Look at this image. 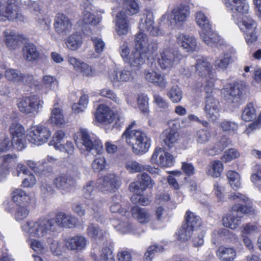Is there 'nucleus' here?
<instances>
[{
    "mask_svg": "<svg viewBox=\"0 0 261 261\" xmlns=\"http://www.w3.org/2000/svg\"><path fill=\"white\" fill-rule=\"evenodd\" d=\"M10 132L12 136L14 148L17 150H22L25 147L24 141V129L19 123H13L10 127Z\"/></svg>",
    "mask_w": 261,
    "mask_h": 261,
    "instance_id": "nucleus-15",
    "label": "nucleus"
},
{
    "mask_svg": "<svg viewBox=\"0 0 261 261\" xmlns=\"http://www.w3.org/2000/svg\"><path fill=\"white\" fill-rule=\"evenodd\" d=\"M167 96L172 102L177 103L182 99V92L177 85H174L168 90Z\"/></svg>",
    "mask_w": 261,
    "mask_h": 261,
    "instance_id": "nucleus-47",
    "label": "nucleus"
},
{
    "mask_svg": "<svg viewBox=\"0 0 261 261\" xmlns=\"http://www.w3.org/2000/svg\"><path fill=\"white\" fill-rule=\"evenodd\" d=\"M116 17V31L118 34L120 36L127 34L130 29L125 12L120 11Z\"/></svg>",
    "mask_w": 261,
    "mask_h": 261,
    "instance_id": "nucleus-27",
    "label": "nucleus"
},
{
    "mask_svg": "<svg viewBox=\"0 0 261 261\" xmlns=\"http://www.w3.org/2000/svg\"><path fill=\"white\" fill-rule=\"evenodd\" d=\"M229 198L235 200L231 211L223 218V224L226 227L232 229H236L241 224V219L244 214H252L253 209L251 206V201L245 195L240 193H232L229 195Z\"/></svg>",
    "mask_w": 261,
    "mask_h": 261,
    "instance_id": "nucleus-1",
    "label": "nucleus"
},
{
    "mask_svg": "<svg viewBox=\"0 0 261 261\" xmlns=\"http://www.w3.org/2000/svg\"><path fill=\"white\" fill-rule=\"evenodd\" d=\"M243 88V85L239 83L226 85L222 90L224 99L228 103L238 105L241 101Z\"/></svg>",
    "mask_w": 261,
    "mask_h": 261,
    "instance_id": "nucleus-8",
    "label": "nucleus"
},
{
    "mask_svg": "<svg viewBox=\"0 0 261 261\" xmlns=\"http://www.w3.org/2000/svg\"><path fill=\"white\" fill-rule=\"evenodd\" d=\"M43 101L36 95L23 97L18 103L20 111L25 114H37L42 108Z\"/></svg>",
    "mask_w": 261,
    "mask_h": 261,
    "instance_id": "nucleus-7",
    "label": "nucleus"
},
{
    "mask_svg": "<svg viewBox=\"0 0 261 261\" xmlns=\"http://www.w3.org/2000/svg\"><path fill=\"white\" fill-rule=\"evenodd\" d=\"M100 261H115L114 256L111 249L107 246H103L99 254Z\"/></svg>",
    "mask_w": 261,
    "mask_h": 261,
    "instance_id": "nucleus-59",
    "label": "nucleus"
},
{
    "mask_svg": "<svg viewBox=\"0 0 261 261\" xmlns=\"http://www.w3.org/2000/svg\"><path fill=\"white\" fill-rule=\"evenodd\" d=\"M213 235L214 237H216V239L218 238H222L224 239H231L235 237V236L232 232L225 228L214 231Z\"/></svg>",
    "mask_w": 261,
    "mask_h": 261,
    "instance_id": "nucleus-61",
    "label": "nucleus"
},
{
    "mask_svg": "<svg viewBox=\"0 0 261 261\" xmlns=\"http://www.w3.org/2000/svg\"><path fill=\"white\" fill-rule=\"evenodd\" d=\"M50 219L54 220L56 225V230L57 226L67 228L74 227L77 222V219L75 217L63 212L57 213L55 218Z\"/></svg>",
    "mask_w": 261,
    "mask_h": 261,
    "instance_id": "nucleus-24",
    "label": "nucleus"
},
{
    "mask_svg": "<svg viewBox=\"0 0 261 261\" xmlns=\"http://www.w3.org/2000/svg\"><path fill=\"white\" fill-rule=\"evenodd\" d=\"M22 228L28 235L37 238H42L50 232L56 231L54 220L47 218H41L36 221H28Z\"/></svg>",
    "mask_w": 261,
    "mask_h": 261,
    "instance_id": "nucleus-2",
    "label": "nucleus"
},
{
    "mask_svg": "<svg viewBox=\"0 0 261 261\" xmlns=\"http://www.w3.org/2000/svg\"><path fill=\"white\" fill-rule=\"evenodd\" d=\"M131 213L132 216L141 223H147L150 220V215L144 208L134 206L132 208Z\"/></svg>",
    "mask_w": 261,
    "mask_h": 261,
    "instance_id": "nucleus-39",
    "label": "nucleus"
},
{
    "mask_svg": "<svg viewBox=\"0 0 261 261\" xmlns=\"http://www.w3.org/2000/svg\"><path fill=\"white\" fill-rule=\"evenodd\" d=\"M51 133L47 128L38 125L31 128V130L27 135V139L33 144L41 145L47 141Z\"/></svg>",
    "mask_w": 261,
    "mask_h": 261,
    "instance_id": "nucleus-13",
    "label": "nucleus"
},
{
    "mask_svg": "<svg viewBox=\"0 0 261 261\" xmlns=\"http://www.w3.org/2000/svg\"><path fill=\"white\" fill-rule=\"evenodd\" d=\"M190 14L189 7L185 4L175 6L171 11V25L181 27L187 20Z\"/></svg>",
    "mask_w": 261,
    "mask_h": 261,
    "instance_id": "nucleus-9",
    "label": "nucleus"
},
{
    "mask_svg": "<svg viewBox=\"0 0 261 261\" xmlns=\"http://www.w3.org/2000/svg\"><path fill=\"white\" fill-rule=\"evenodd\" d=\"M255 110L253 105L249 103L242 112V119L245 121H250L255 118Z\"/></svg>",
    "mask_w": 261,
    "mask_h": 261,
    "instance_id": "nucleus-53",
    "label": "nucleus"
},
{
    "mask_svg": "<svg viewBox=\"0 0 261 261\" xmlns=\"http://www.w3.org/2000/svg\"><path fill=\"white\" fill-rule=\"evenodd\" d=\"M195 67L196 71L200 76L206 77V83L211 80L214 82V74L211 64L206 58L201 57L197 59Z\"/></svg>",
    "mask_w": 261,
    "mask_h": 261,
    "instance_id": "nucleus-22",
    "label": "nucleus"
},
{
    "mask_svg": "<svg viewBox=\"0 0 261 261\" xmlns=\"http://www.w3.org/2000/svg\"><path fill=\"white\" fill-rule=\"evenodd\" d=\"M195 20L197 24L201 29V32L210 30L211 28L209 19L201 11L195 14Z\"/></svg>",
    "mask_w": 261,
    "mask_h": 261,
    "instance_id": "nucleus-45",
    "label": "nucleus"
},
{
    "mask_svg": "<svg viewBox=\"0 0 261 261\" xmlns=\"http://www.w3.org/2000/svg\"><path fill=\"white\" fill-rule=\"evenodd\" d=\"M218 257L223 261L233 260L236 255V252L233 248L220 246L216 252Z\"/></svg>",
    "mask_w": 261,
    "mask_h": 261,
    "instance_id": "nucleus-41",
    "label": "nucleus"
},
{
    "mask_svg": "<svg viewBox=\"0 0 261 261\" xmlns=\"http://www.w3.org/2000/svg\"><path fill=\"white\" fill-rule=\"evenodd\" d=\"M54 26L58 34L65 35L71 31L72 25L67 16L63 14H58L55 18Z\"/></svg>",
    "mask_w": 261,
    "mask_h": 261,
    "instance_id": "nucleus-21",
    "label": "nucleus"
},
{
    "mask_svg": "<svg viewBox=\"0 0 261 261\" xmlns=\"http://www.w3.org/2000/svg\"><path fill=\"white\" fill-rule=\"evenodd\" d=\"M80 132L83 145L87 151L93 155L100 154L102 152L103 146L99 140L91 137L86 129H81Z\"/></svg>",
    "mask_w": 261,
    "mask_h": 261,
    "instance_id": "nucleus-11",
    "label": "nucleus"
},
{
    "mask_svg": "<svg viewBox=\"0 0 261 261\" xmlns=\"http://www.w3.org/2000/svg\"><path fill=\"white\" fill-rule=\"evenodd\" d=\"M87 242L85 237L75 236L66 239L64 240V245L69 250L79 251L86 247Z\"/></svg>",
    "mask_w": 261,
    "mask_h": 261,
    "instance_id": "nucleus-25",
    "label": "nucleus"
},
{
    "mask_svg": "<svg viewBox=\"0 0 261 261\" xmlns=\"http://www.w3.org/2000/svg\"><path fill=\"white\" fill-rule=\"evenodd\" d=\"M145 78L149 82L158 86L161 88H166L168 82L164 74L160 72L151 70L145 71Z\"/></svg>",
    "mask_w": 261,
    "mask_h": 261,
    "instance_id": "nucleus-29",
    "label": "nucleus"
},
{
    "mask_svg": "<svg viewBox=\"0 0 261 261\" xmlns=\"http://www.w3.org/2000/svg\"><path fill=\"white\" fill-rule=\"evenodd\" d=\"M12 199L14 202L23 204L28 203L30 200L29 196L21 189H16L12 193Z\"/></svg>",
    "mask_w": 261,
    "mask_h": 261,
    "instance_id": "nucleus-51",
    "label": "nucleus"
},
{
    "mask_svg": "<svg viewBox=\"0 0 261 261\" xmlns=\"http://www.w3.org/2000/svg\"><path fill=\"white\" fill-rule=\"evenodd\" d=\"M29 210L25 204H17L14 208V217L17 221H21L25 219L29 214Z\"/></svg>",
    "mask_w": 261,
    "mask_h": 261,
    "instance_id": "nucleus-50",
    "label": "nucleus"
},
{
    "mask_svg": "<svg viewBox=\"0 0 261 261\" xmlns=\"http://www.w3.org/2000/svg\"><path fill=\"white\" fill-rule=\"evenodd\" d=\"M192 232L193 230L192 229L183 224L178 231V239L181 241H187L191 238Z\"/></svg>",
    "mask_w": 261,
    "mask_h": 261,
    "instance_id": "nucleus-63",
    "label": "nucleus"
},
{
    "mask_svg": "<svg viewBox=\"0 0 261 261\" xmlns=\"http://www.w3.org/2000/svg\"><path fill=\"white\" fill-rule=\"evenodd\" d=\"M16 170V173H15V175L18 176L21 173L28 175L27 177L24 178L22 182V186L23 187H32L36 184V180L35 176L30 173L27 167L24 165L18 164L17 165Z\"/></svg>",
    "mask_w": 261,
    "mask_h": 261,
    "instance_id": "nucleus-36",
    "label": "nucleus"
},
{
    "mask_svg": "<svg viewBox=\"0 0 261 261\" xmlns=\"http://www.w3.org/2000/svg\"><path fill=\"white\" fill-rule=\"evenodd\" d=\"M96 192L95 184L93 180L88 181L83 188V195L88 200L86 202V205L88 207V215L97 219L100 217V208L97 202L94 199Z\"/></svg>",
    "mask_w": 261,
    "mask_h": 261,
    "instance_id": "nucleus-5",
    "label": "nucleus"
},
{
    "mask_svg": "<svg viewBox=\"0 0 261 261\" xmlns=\"http://www.w3.org/2000/svg\"><path fill=\"white\" fill-rule=\"evenodd\" d=\"M238 25L240 30L245 34V40L248 45L256 41L257 36L255 33L256 23L252 18L249 16H244Z\"/></svg>",
    "mask_w": 261,
    "mask_h": 261,
    "instance_id": "nucleus-10",
    "label": "nucleus"
},
{
    "mask_svg": "<svg viewBox=\"0 0 261 261\" xmlns=\"http://www.w3.org/2000/svg\"><path fill=\"white\" fill-rule=\"evenodd\" d=\"M95 118L97 121L107 124L113 121L115 115L109 107L104 104H101L96 109Z\"/></svg>",
    "mask_w": 261,
    "mask_h": 261,
    "instance_id": "nucleus-23",
    "label": "nucleus"
},
{
    "mask_svg": "<svg viewBox=\"0 0 261 261\" xmlns=\"http://www.w3.org/2000/svg\"><path fill=\"white\" fill-rule=\"evenodd\" d=\"M150 162L162 167H169L173 165L174 159L172 155L162 148H156L150 158Z\"/></svg>",
    "mask_w": 261,
    "mask_h": 261,
    "instance_id": "nucleus-14",
    "label": "nucleus"
},
{
    "mask_svg": "<svg viewBox=\"0 0 261 261\" xmlns=\"http://www.w3.org/2000/svg\"><path fill=\"white\" fill-rule=\"evenodd\" d=\"M178 58V53L177 51L166 48L160 51L158 63L162 69H165L171 67Z\"/></svg>",
    "mask_w": 261,
    "mask_h": 261,
    "instance_id": "nucleus-20",
    "label": "nucleus"
},
{
    "mask_svg": "<svg viewBox=\"0 0 261 261\" xmlns=\"http://www.w3.org/2000/svg\"><path fill=\"white\" fill-rule=\"evenodd\" d=\"M230 143L228 138L225 137H221L218 140L213 147L215 153H219L222 152Z\"/></svg>",
    "mask_w": 261,
    "mask_h": 261,
    "instance_id": "nucleus-62",
    "label": "nucleus"
},
{
    "mask_svg": "<svg viewBox=\"0 0 261 261\" xmlns=\"http://www.w3.org/2000/svg\"><path fill=\"white\" fill-rule=\"evenodd\" d=\"M200 37L205 44L212 47L217 46L221 41L220 37L217 33L212 31L211 28L210 30L201 32Z\"/></svg>",
    "mask_w": 261,
    "mask_h": 261,
    "instance_id": "nucleus-38",
    "label": "nucleus"
},
{
    "mask_svg": "<svg viewBox=\"0 0 261 261\" xmlns=\"http://www.w3.org/2000/svg\"><path fill=\"white\" fill-rule=\"evenodd\" d=\"M234 61V58L230 53H225L219 57L215 61V66L220 70H225L228 66L233 63Z\"/></svg>",
    "mask_w": 261,
    "mask_h": 261,
    "instance_id": "nucleus-40",
    "label": "nucleus"
},
{
    "mask_svg": "<svg viewBox=\"0 0 261 261\" xmlns=\"http://www.w3.org/2000/svg\"><path fill=\"white\" fill-rule=\"evenodd\" d=\"M250 180L253 186L261 192V166L255 165L252 168Z\"/></svg>",
    "mask_w": 261,
    "mask_h": 261,
    "instance_id": "nucleus-44",
    "label": "nucleus"
},
{
    "mask_svg": "<svg viewBox=\"0 0 261 261\" xmlns=\"http://www.w3.org/2000/svg\"><path fill=\"white\" fill-rule=\"evenodd\" d=\"M223 170V165L220 161H215L212 163V167L210 166L207 170L208 175L213 177H218Z\"/></svg>",
    "mask_w": 261,
    "mask_h": 261,
    "instance_id": "nucleus-49",
    "label": "nucleus"
},
{
    "mask_svg": "<svg viewBox=\"0 0 261 261\" xmlns=\"http://www.w3.org/2000/svg\"><path fill=\"white\" fill-rule=\"evenodd\" d=\"M150 54L143 53L138 50H133L128 58V63L130 68L135 69H140L149 59Z\"/></svg>",
    "mask_w": 261,
    "mask_h": 261,
    "instance_id": "nucleus-26",
    "label": "nucleus"
},
{
    "mask_svg": "<svg viewBox=\"0 0 261 261\" xmlns=\"http://www.w3.org/2000/svg\"><path fill=\"white\" fill-rule=\"evenodd\" d=\"M56 187L63 190H68L75 185V180L72 176L68 174H61L54 180Z\"/></svg>",
    "mask_w": 261,
    "mask_h": 261,
    "instance_id": "nucleus-32",
    "label": "nucleus"
},
{
    "mask_svg": "<svg viewBox=\"0 0 261 261\" xmlns=\"http://www.w3.org/2000/svg\"><path fill=\"white\" fill-rule=\"evenodd\" d=\"M125 167L129 173H132L144 171V165L135 161H127L125 164Z\"/></svg>",
    "mask_w": 261,
    "mask_h": 261,
    "instance_id": "nucleus-57",
    "label": "nucleus"
},
{
    "mask_svg": "<svg viewBox=\"0 0 261 261\" xmlns=\"http://www.w3.org/2000/svg\"><path fill=\"white\" fill-rule=\"evenodd\" d=\"M16 3V0H0V17L11 21H23V16Z\"/></svg>",
    "mask_w": 261,
    "mask_h": 261,
    "instance_id": "nucleus-6",
    "label": "nucleus"
},
{
    "mask_svg": "<svg viewBox=\"0 0 261 261\" xmlns=\"http://www.w3.org/2000/svg\"><path fill=\"white\" fill-rule=\"evenodd\" d=\"M83 42L82 36L79 33L71 34L66 41L67 47L71 50H75L80 48Z\"/></svg>",
    "mask_w": 261,
    "mask_h": 261,
    "instance_id": "nucleus-42",
    "label": "nucleus"
},
{
    "mask_svg": "<svg viewBox=\"0 0 261 261\" xmlns=\"http://www.w3.org/2000/svg\"><path fill=\"white\" fill-rule=\"evenodd\" d=\"M220 127L223 131L236 133L239 125L237 123L234 121L224 120L220 123Z\"/></svg>",
    "mask_w": 261,
    "mask_h": 261,
    "instance_id": "nucleus-60",
    "label": "nucleus"
},
{
    "mask_svg": "<svg viewBox=\"0 0 261 261\" xmlns=\"http://www.w3.org/2000/svg\"><path fill=\"white\" fill-rule=\"evenodd\" d=\"M138 181L131 182L129 185V190L134 193L144 191L147 188H152L154 185V181L146 173L144 172L137 175Z\"/></svg>",
    "mask_w": 261,
    "mask_h": 261,
    "instance_id": "nucleus-17",
    "label": "nucleus"
},
{
    "mask_svg": "<svg viewBox=\"0 0 261 261\" xmlns=\"http://www.w3.org/2000/svg\"><path fill=\"white\" fill-rule=\"evenodd\" d=\"M228 182L233 189H238L241 187V177L240 174L236 171L229 170L226 173Z\"/></svg>",
    "mask_w": 261,
    "mask_h": 261,
    "instance_id": "nucleus-48",
    "label": "nucleus"
},
{
    "mask_svg": "<svg viewBox=\"0 0 261 261\" xmlns=\"http://www.w3.org/2000/svg\"><path fill=\"white\" fill-rule=\"evenodd\" d=\"M21 74L20 71L11 68L7 69L5 71V76L7 80L18 84L21 79Z\"/></svg>",
    "mask_w": 261,
    "mask_h": 261,
    "instance_id": "nucleus-58",
    "label": "nucleus"
},
{
    "mask_svg": "<svg viewBox=\"0 0 261 261\" xmlns=\"http://www.w3.org/2000/svg\"><path fill=\"white\" fill-rule=\"evenodd\" d=\"M42 85L46 89L53 90L58 87V82L55 76L47 75L42 78Z\"/></svg>",
    "mask_w": 261,
    "mask_h": 261,
    "instance_id": "nucleus-56",
    "label": "nucleus"
},
{
    "mask_svg": "<svg viewBox=\"0 0 261 261\" xmlns=\"http://www.w3.org/2000/svg\"><path fill=\"white\" fill-rule=\"evenodd\" d=\"M50 120L52 123L57 125H60L64 123V117L59 108H55L52 110Z\"/></svg>",
    "mask_w": 261,
    "mask_h": 261,
    "instance_id": "nucleus-54",
    "label": "nucleus"
},
{
    "mask_svg": "<svg viewBox=\"0 0 261 261\" xmlns=\"http://www.w3.org/2000/svg\"><path fill=\"white\" fill-rule=\"evenodd\" d=\"M84 10L83 12V20L86 24H89L92 25H96L101 20V17L99 16H96L90 12L91 10L86 9V6H84Z\"/></svg>",
    "mask_w": 261,
    "mask_h": 261,
    "instance_id": "nucleus-46",
    "label": "nucleus"
},
{
    "mask_svg": "<svg viewBox=\"0 0 261 261\" xmlns=\"http://www.w3.org/2000/svg\"><path fill=\"white\" fill-rule=\"evenodd\" d=\"M185 220L186 223L184 224L193 231L201 225V220L199 217L189 211L186 212Z\"/></svg>",
    "mask_w": 261,
    "mask_h": 261,
    "instance_id": "nucleus-43",
    "label": "nucleus"
},
{
    "mask_svg": "<svg viewBox=\"0 0 261 261\" xmlns=\"http://www.w3.org/2000/svg\"><path fill=\"white\" fill-rule=\"evenodd\" d=\"M134 42V50L151 55L158 49L157 43L155 42H149L147 35L141 31L135 35Z\"/></svg>",
    "mask_w": 261,
    "mask_h": 261,
    "instance_id": "nucleus-12",
    "label": "nucleus"
},
{
    "mask_svg": "<svg viewBox=\"0 0 261 261\" xmlns=\"http://www.w3.org/2000/svg\"><path fill=\"white\" fill-rule=\"evenodd\" d=\"M139 28L141 32L147 31L152 36H159L161 34L158 27L153 25V16L151 13L148 14L143 21V19L139 24Z\"/></svg>",
    "mask_w": 261,
    "mask_h": 261,
    "instance_id": "nucleus-28",
    "label": "nucleus"
},
{
    "mask_svg": "<svg viewBox=\"0 0 261 261\" xmlns=\"http://www.w3.org/2000/svg\"><path fill=\"white\" fill-rule=\"evenodd\" d=\"M212 136L210 130L207 129H200L197 131L195 138L199 144H204L208 142Z\"/></svg>",
    "mask_w": 261,
    "mask_h": 261,
    "instance_id": "nucleus-52",
    "label": "nucleus"
},
{
    "mask_svg": "<svg viewBox=\"0 0 261 261\" xmlns=\"http://www.w3.org/2000/svg\"><path fill=\"white\" fill-rule=\"evenodd\" d=\"M99 95L102 97L111 99L118 105H120L121 103V100L117 96L115 92L109 88H104L100 90Z\"/></svg>",
    "mask_w": 261,
    "mask_h": 261,
    "instance_id": "nucleus-55",
    "label": "nucleus"
},
{
    "mask_svg": "<svg viewBox=\"0 0 261 261\" xmlns=\"http://www.w3.org/2000/svg\"><path fill=\"white\" fill-rule=\"evenodd\" d=\"M4 41L10 50H16L20 47L21 43L26 39L25 37L14 30H6L3 32Z\"/></svg>",
    "mask_w": 261,
    "mask_h": 261,
    "instance_id": "nucleus-19",
    "label": "nucleus"
},
{
    "mask_svg": "<svg viewBox=\"0 0 261 261\" xmlns=\"http://www.w3.org/2000/svg\"><path fill=\"white\" fill-rule=\"evenodd\" d=\"M224 4L225 6L232 11H237L242 14H247L249 10V6L247 0H224Z\"/></svg>",
    "mask_w": 261,
    "mask_h": 261,
    "instance_id": "nucleus-34",
    "label": "nucleus"
},
{
    "mask_svg": "<svg viewBox=\"0 0 261 261\" xmlns=\"http://www.w3.org/2000/svg\"><path fill=\"white\" fill-rule=\"evenodd\" d=\"M126 143L132 147L133 151L138 155L147 152L151 146L150 138L143 131L126 133Z\"/></svg>",
    "mask_w": 261,
    "mask_h": 261,
    "instance_id": "nucleus-4",
    "label": "nucleus"
},
{
    "mask_svg": "<svg viewBox=\"0 0 261 261\" xmlns=\"http://www.w3.org/2000/svg\"><path fill=\"white\" fill-rule=\"evenodd\" d=\"M87 234L94 241H103L106 238L107 232L100 228L97 224L90 223L86 229Z\"/></svg>",
    "mask_w": 261,
    "mask_h": 261,
    "instance_id": "nucleus-35",
    "label": "nucleus"
},
{
    "mask_svg": "<svg viewBox=\"0 0 261 261\" xmlns=\"http://www.w3.org/2000/svg\"><path fill=\"white\" fill-rule=\"evenodd\" d=\"M179 137V134L175 129H166L164 130L160 137L161 143L163 146L171 148Z\"/></svg>",
    "mask_w": 261,
    "mask_h": 261,
    "instance_id": "nucleus-30",
    "label": "nucleus"
},
{
    "mask_svg": "<svg viewBox=\"0 0 261 261\" xmlns=\"http://www.w3.org/2000/svg\"><path fill=\"white\" fill-rule=\"evenodd\" d=\"M177 43L187 51H194L197 46V42L194 37L192 36L181 34L178 36Z\"/></svg>",
    "mask_w": 261,
    "mask_h": 261,
    "instance_id": "nucleus-33",
    "label": "nucleus"
},
{
    "mask_svg": "<svg viewBox=\"0 0 261 261\" xmlns=\"http://www.w3.org/2000/svg\"><path fill=\"white\" fill-rule=\"evenodd\" d=\"M97 184L102 191L114 192L119 187L120 180L116 175L109 174L99 178Z\"/></svg>",
    "mask_w": 261,
    "mask_h": 261,
    "instance_id": "nucleus-16",
    "label": "nucleus"
},
{
    "mask_svg": "<svg viewBox=\"0 0 261 261\" xmlns=\"http://www.w3.org/2000/svg\"><path fill=\"white\" fill-rule=\"evenodd\" d=\"M163 247L161 245H153L149 247L144 254V261H151L154 253L163 251Z\"/></svg>",
    "mask_w": 261,
    "mask_h": 261,
    "instance_id": "nucleus-64",
    "label": "nucleus"
},
{
    "mask_svg": "<svg viewBox=\"0 0 261 261\" xmlns=\"http://www.w3.org/2000/svg\"><path fill=\"white\" fill-rule=\"evenodd\" d=\"M129 67L116 70L110 75V79L114 86H119L122 83L128 82L133 80L135 73Z\"/></svg>",
    "mask_w": 261,
    "mask_h": 261,
    "instance_id": "nucleus-18",
    "label": "nucleus"
},
{
    "mask_svg": "<svg viewBox=\"0 0 261 261\" xmlns=\"http://www.w3.org/2000/svg\"><path fill=\"white\" fill-rule=\"evenodd\" d=\"M68 62L73 66L74 69L80 71L83 75L90 76L92 75L91 68L86 63L73 57L68 56Z\"/></svg>",
    "mask_w": 261,
    "mask_h": 261,
    "instance_id": "nucleus-37",
    "label": "nucleus"
},
{
    "mask_svg": "<svg viewBox=\"0 0 261 261\" xmlns=\"http://www.w3.org/2000/svg\"><path fill=\"white\" fill-rule=\"evenodd\" d=\"M213 87L214 82L212 80L207 81L204 85L206 96L203 110L207 118L214 122L219 119L221 108L219 100L212 95Z\"/></svg>",
    "mask_w": 261,
    "mask_h": 261,
    "instance_id": "nucleus-3",
    "label": "nucleus"
},
{
    "mask_svg": "<svg viewBox=\"0 0 261 261\" xmlns=\"http://www.w3.org/2000/svg\"><path fill=\"white\" fill-rule=\"evenodd\" d=\"M23 59L27 62L37 61L40 56L39 51L36 46L33 43H26L22 49Z\"/></svg>",
    "mask_w": 261,
    "mask_h": 261,
    "instance_id": "nucleus-31",
    "label": "nucleus"
}]
</instances>
